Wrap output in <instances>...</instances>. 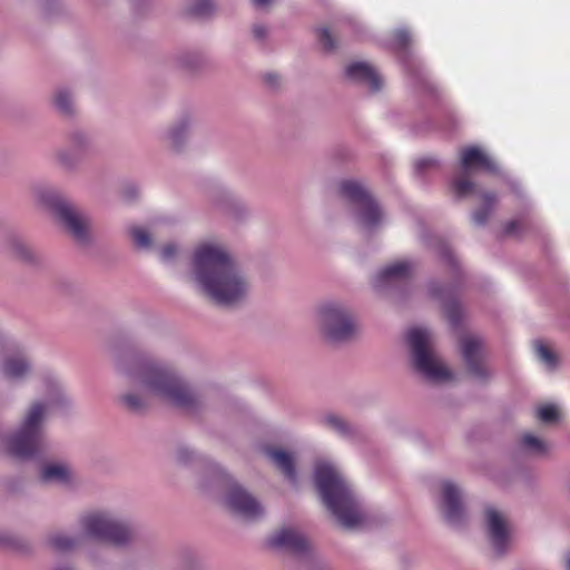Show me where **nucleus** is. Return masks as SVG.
<instances>
[{
  "label": "nucleus",
  "mask_w": 570,
  "mask_h": 570,
  "mask_svg": "<svg viewBox=\"0 0 570 570\" xmlns=\"http://www.w3.org/2000/svg\"><path fill=\"white\" fill-rule=\"evenodd\" d=\"M119 371L138 392L122 396L124 404L131 411H140L147 401L157 399L173 406L191 409L197 397L175 371L142 355L124 357Z\"/></svg>",
  "instance_id": "f257e3e1"
},
{
  "label": "nucleus",
  "mask_w": 570,
  "mask_h": 570,
  "mask_svg": "<svg viewBox=\"0 0 570 570\" xmlns=\"http://www.w3.org/2000/svg\"><path fill=\"white\" fill-rule=\"evenodd\" d=\"M190 271L198 289L219 305H236L249 294V281L220 244H199L194 249Z\"/></svg>",
  "instance_id": "f03ea898"
},
{
  "label": "nucleus",
  "mask_w": 570,
  "mask_h": 570,
  "mask_svg": "<svg viewBox=\"0 0 570 570\" xmlns=\"http://www.w3.org/2000/svg\"><path fill=\"white\" fill-rule=\"evenodd\" d=\"M45 399L37 400L26 411L19 429L4 440L8 453L18 459H30L45 446L43 423L46 417L66 403L60 381L52 374L41 379Z\"/></svg>",
  "instance_id": "7ed1b4c3"
},
{
  "label": "nucleus",
  "mask_w": 570,
  "mask_h": 570,
  "mask_svg": "<svg viewBox=\"0 0 570 570\" xmlns=\"http://www.w3.org/2000/svg\"><path fill=\"white\" fill-rule=\"evenodd\" d=\"M316 488L327 507L346 529H357L365 515L341 470L330 461H318L314 469Z\"/></svg>",
  "instance_id": "20e7f679"
},
{
  "label": "nucleus",
  "mask_w": 570,
  "mask_h": 570,
  "mask_svg": "<svg viewBox=\"0 0 570 570\" xmlns=\"http://www.w3.org/2000/svg\"><path fill=\"white\" fill-rule=\"evenodd\" d=\"M411 362L414 370L430 382H445L452 372L443 364L433 350V335L425 327H412L406 333Z\"/></svg>",
  "instance_id": "39448f33"
},
{
  "label": "nucleus",
  "mask_w": 570,
  "mask_h": 570,
  "mask_svg": "<svg viewBox=\"0 0 570 570\" xmlns=\"http://www.w3.org/2000/svg\"><path fill=\"white\" fill-rule=\"evenodd\" d=\"M338 193L348 204L360 229L368 233L382 224L384 216L379 204L361 183L352 179L342 180Z\"/></svg>",
  "instance_id": "423d86ee"
},
{
  "label": "nucleus",
  "mask_w": 570,
  "mask_h": 570,
  "mask_svg": "<svg viewBox=\"0 0 570 570\" xmlns=\"http://www.w3.org/2000/svg\"><path fill=\"white\" fill-rule=\"evenodd\" d=\"M81 538L96 539L114 546H125L131 540L129 527L109 512L92 511L80 519Z\"/></svg>",
  "instance_id": "0eeeda50"
},
{
  "label": "nucleus",
  "mask_w": 570,
  "mask_h": 570,
  "mask_svg": "<svg viewBox=\"0 0 570 570\" xmlns=\"http://www.w3.org/2000/svg\"><path fill=\"white\" fill-rule=\"evenodd\" d=\"M317 324L324 338L331 343L346 342L357 330L351 311L336 302H327L318 308Z\"/></svg>",
  "instance_id": "6e6552de"
},
{
  "label": "nucleus",
  "mask_w": 570,
  "mask_h": 570,
  "mask_svg": "<svg viewBox=\"0 0 570 570\" xmlns=\"http://www.w3.org/2000/svg\"><path fill=\"white\" fill-rule=\"evenodd\" d=\"M38 197L52 210L56 218L76 240L87 242L89 219L82 212L51 189L39 191Z\"/></svg>",
  "instance_id": "1a4fd4ad"
},
{
  "label": "nucleus",
  "mask_w": 570,
  "mask_h": 570,
  "mask_svg": "<svg viewBox=\"0 0 570 570\" xmlns=\"http://www.w3.org/2000/svg\"><path fill=\"white\" fill-rule=\"evenodd\" d=\"M460 168L462 176L455 177L451 181L452 189L458 197H466L474 193L475 185L468 178L474 170L482 169L488 173H498L499 170L490 156L475 146L462 149Z\"/></svg>",
  "instance_id": "9d476101"
},
{
  "label": "nucleus",
  "mask_w": 570,
  "mask_h": 570,
  "mask_svg": "<svg viewBox=\"0 0 570 570\" xmlns=\"http://www.w3.org/2000/svg\"><path fill=\"white\" fill-rule=\"evenodd\" d=\"M219 479L228 489L224 503L232 513L245 520H256L263 517L264 508L256 498L242 485L232 481L223 470H219Z\"/></svg>",
  "instance_id": "9b49d317"
},
{
  "label": "nucleus",
  "mask_w": 570,
  "mask_h": 570,
  "mask_svg": "<svg viewBox=\"0 0 570 570\" xmlns=\"http://www.w3.org/2000/svg\"><path fill=\"white\" fill-rule=\"evenodd\" d=\"M92 147V139L88 134L73 130L68 135V145L57 153V161L66 169H73Z\"/></svg>",
  "instance_id": "f8f14e48"
},
{
  "label": "nucleus",
  "mask_w": 570,
  "mask_h": 570,
  "mask_svg": "<svg viewBox=\"0 0 570 570\" xmlns=\"http://www.w3.org/2000/svg\"><path fill=\"white\" fill-rule=\"evenodd\" d=\"M485 529L490 542L498 554L507 551L510 543V525L503 513L493 507L485 509Z\"/></svg>",
  "instance_id": "ddd939ff"
},
{
  "label": "nucleus",
  "mask_w": 570,
  "mask_h": 570,
  "mask_svg": "<svg viewBox=\"0 0 570 570\" xmlns=\"http://www.w3.org/2000/svg\"><path fill=\"white\" fill-rule=\"evenodd\" d=\"M441 509L444 519L453 527L462 524L465 511L462 503V492L452 481L445 480L441 483Z\"/></svg>",
  "instance_id": "4468645a"
},
{
  "label": "nucleus",
  "mask_w": 570,
  "mask_h": 570,
  "mask_svg": "<svg viewBox=\"0 0 570 570\" xmlns=\"http://www.w3.org/2000/svg\"><path fill=\"white\" fill-rule=\"evenodd\" d=\"M267 544L269 548L281 551H287L295 556L303 557L309 551V543L304 534L293 527H284L273 533Z\"/></svg>",
  "instance_id": "2eb2a0df"
},
{
  "label": "nucleus",
  "mask_w": 570,
  "mask_h": 570,
  "mask_svg": "<svg viewBox=\"0 0 570 570\" xmlns=\"http://www.w3.org/2000/svg\"><path fill=\"white\" fill-rule=\"evenodd\" d=\"M482 341L474 335H468L461 341V354L470 372L479 380L490 375V371L482 364Z\"/></svg>",
  "instance_id": "dca6fc26"
},
{
  "label": "nucleus",
  "mask_w": 570,
  "mask_h": 570,
  "mask_svg": "<svg viewBox=\"0 0 570 570\" xmlns=\"http://www.w3.org/2000/svg\"><path fill=\"white\" fill-rule=\"evenodd\" d=\"M348 80L366 86L371 91H379L383 80L376 69L367 62L356 61L345 68Z\"/></svg>",
  "instance_id": "f3484780"
},
{
  "label": "nucleus",
  "mask_w": 570,
  "mask_h": 570,
  "mask_svg": "<svg viewBox=\"0 0 570 570\" xmlns=\"http://www.w3.org/2000/svg\"><path fill=\"white\" fill-rule=\"evenodd\" d=\"M0 373L3 380L20 383L31 373V363L22 354H10L0 362Z\"/></svg>",
  "instance_id": "a211bd4d"
},
{
  "label": "nucleus",
  "mask_w": 570,
  "mask_h": 570,
  "mask_svg": "<svg viewBox=\"0 0 570 570\" xmlns=\"http://www.w3.org/2000/svg\"><path fill=\"white\" fill-rule=\"evenodd\" d=\"M413 271V265L407 261H400L382 268L374 277V286L383 288L386 285L405 279Z\"/></svg>",
  "instance_id": "6ab92c4d"
},
{
  "label": "nucleus",
  "mask_w": 570,
  "mask_h": 570,
  "mask_svg": "<svg viewBox=\"0 0 570 570\" xmlns=\"http://www.w3.org/2000/svg\"><path fill=\"white\" fill-rule=\"evenodd\" d=\"M40 478L43 482L68 484L72 480V470L61 462H51L42 466Z\"/></svg>",
  "instance_id": "aec40b11"
},
{
  "label": "nucleus",
  "mask_w": 570,
  "mask_h": 570,
  "mask_svg": "<svg viewBox=\"0 0 570 570\" xmlns=\"http://www.w3.org/2000/svg\"><path fill=\"white\" fill-rule=\"evenodd\" d=\"M267 455L273 461V463L284 473L289 482H297V474L292 454L281 449H272L268 450Z\"/></svg>",
  "instance_id": "412c9836"
},
{
  "label": "nucleus",
  "mask_w": 570,
  "mask_h": 570,
  "mask_svg": "<svg viewBox=\"0 0 570 570\" xmlns=\"http://www.w3.org/2000/svg\"><path fill=\"white\" fill-rule=\"evenodd\" d=\"M323 422L343 439L354 440L358 435V430L338 415L327 414L324 416Z\"/></svg>",
  "instance_id": "4be33fe9"
},
{
  "label": "nucleus",
  "mask_w": 570,
  "mask_h": 570,
  "mask_svg": "<svg viewBox=\"0 0 570 570\" xmlns=\"http://www.w3.org/2000/svg\"><path fill=\"white\" fill-rule=\"evenodd\" d=\"M83 541L81 533L78 538L71 537L63 532H56L49 535L48 546L56 552H69Z\"/></svg>",
  "instance_id": "5701e85b"
},
{
  "label": "nucleus",
  "mask_w": 570,
  "mask_h": 570,
  "mask_svg": "<svg viewBox=\"0 0 570 570\" xmlns=\"http://www.w3.org/2000/svg\"><path fill=\"white\" fill-rule=\"evenodd\" d=\"M481 206L473 213L472 219L475 225H484L498 203L497 196L493 193H484L481 196Z\"/></svg>",
  "instance_id": "b1692460"
},
{
  "label": "nucleus",
  "mask_w": 570,
  "mask_h": 570,
  "mask_svg": "<svg viewBox=\"0 0 570 570\" xmlns=\"http://www.w3.org/2000/svg\"><path fill=\"white\" fill-rule=\"evenodd\" d=\"M189 130V125L187 121H183L173 128H170L166 134L164 139L166 142L173 148L178 150L183 142L185 141L187 134Z\"/></svg>",
  "instance_id": "393cba45"
},
{
  "label": "nucleus",
  "mask_w": 570,
  "mask_h": 570,
  "mask_svg": "<svg viewBox=\"0 0 570 570\" xmlns=\"http://www.w3.org/2000/svg\"><path fill=\"white\" fill-rule=\"evenodd\" d=\"M521 448L530 453L543 455L549 452V444L531 433H524L520 439Z\"/></svg>",
  "instance_id": "a878e982"
},
{
  "label": "nucleus",
  "mask_w": 570,
  "mask_h": 570,
  "mask_svg": "<svg viewBox=\"0 0 570 570\" xmlns=\"http://www.w3.org/2000/svg\"><path fill=\"white\" fill-rule=\"evenodd\" d=\"M534 351L537 357L543 363L549 370L557 366V356L554 353L541 341L534 343Z\"/></svg>",
  "instance_id": "bb28decb"
},
{
  "label": "nucleus",
  "mask_w": 570,
  "mask_h": 570,
  "mask_svg": "<svg viewBox=\"0 0 570 570\" xmlns=\"http://www.w3.org/2000/svg\"><path fill=\"white\" fill-rule=\"evenodd\" d=\"M9 246L11 254L18 259L31 262L35 257L32 249L19 238H13Z\"/></svg>",
  "instance_id": "cd10ccee"
},
{
  "label": "nucleus",
  "mask_w": 570,
  "mask_h": 570,
  "mask_svg": "<svg viewBox=\"0 0 570 570\" xmlns=\"http://www.w3.org/2000/svg\"><path fill=\"white\" fill-rule=\"evenodd\" d=\"M55 106L60 112L71 115L73 111V99L71 94L67 89L58 90L55 97Z\"/></svg>",
  "instance_id": "c85d7f7f"
},
{
  "label": "nucleus",
  "mask_w": 570,
  "mask_h": 570,
  "mask_svg": "<svg viewBox=\"0 0 570 570\" xmlns=\"http://www.w3.org/2000/svg\"><path fill=\"white\" fill-rule=\"evenodd\" d=\"M130 235L134 244L140 249H148L151 247V237L148 232L142 227H132Z\"/></svg>",
  "instance_id": "c756f323"
},
{
  "label": "nucleus",
  "mask_w": 570,
  "mask_h": 570,
  "mask_svg": "<svg viewBox=\"0 0 570 570\" xmlns=\"http://www.w3.org/2000/svg\"><path fill=\"white\" fill-rule=\"evenodd\" d=\"M538 419L543 423H553L558 421V409L552 404H546L537 410Z\"/></svg>",
  "instance_id": "7c9ffc66"
},
{
  "label": "nucleus",
  "mask_w": 570,
  "mask_h": 570,
  "mask_svg": "<svg viewBox=\"0 0 570 570\" xmlns=\"http://www.w3.org/2000/svg\"><path fill=\"white\" fill-rule=\"evenodd\" d=\"M444 312L446 314L449 322L453 326L459 324L461 318V308L455 301L450 299L449 302H445Z\"/></svg>",
  "instance_id": "2f4dec72"
},
{
  "label": "nucleus",
  "mask_w": 570,
  "mask_h": 570,
  "mask_svg": "<svg viewBox=\"0 0 570 570\" xmlns=\"http://www.w3.org/2000/svg\"><path fill=\"white\" fill-rule=\"evenodd\" d=\"M214 10V6L210 0H197L195 4L190 8L191 14L196 17H207Z\"/></svg>",
  "instance_id": "473e14b6"
},
{
  "label": "nucleus",
  "mask_w": 570,
  "mask_h": 570,
  "mask_svg": "<svg viewBox=\"0 0 570 570\" xmlns=\"http://www.w3.org/2000/svg\"><path fill=\"white\" fill-rule=\"evenodd\" d=\"M411 37L406 29H399L395 32L392 47L396 50H403L410 43Z\"/></svg>",
  "instance_id": "72a5a7b5"
},
{
  "label": "nucleus",
  "mask_w": 570,
  "mask_h": 570,
  "mask_svg": "<svg viewBox=\"0 0 570 570\" xmlns=\"http://www.w3.org/2000/svg\"><path fill=\"white\" fill-rule=\"evenodd\" d=\"M318 40L323 49L326 51H333L336 47L332 35L326 28H321L318 30Z\"/></svg>",
  "instance_id": "f704fd0d"
},
{
  "label": "nucleus",
  "mask_w": 570,
  "mask_h": 570,
  "mask_svg": "<svg viewBox=\"0 0 570 570\" xmlns=\"http://www.w3.org/2000/svg\"><path fill=\"white\" fill-rule=\"evenodd\" d=\"M439 166V160L434 157H423L415 161V170L419 174H423L425 170L431 168H436Z\"/></svg>",
  "instance_id": "c9c22d12"
},
{
  "label": "nucleus",
  "mask_w": 570,
  "mask_h": 570,
  "mask_svg": "<svg viewBox=\"0 0 570 570\" xmlns=\"http://www.w3.org/2000/svg\"><path fill=\"white\" fill-rule=\"evenodd\" d=\"M178 254V247L170 243L164 246L160 250V259L165 264L171 263Z\"/></svg>",
  "instance_id": "e433bc0d"
},
{
  "label": "nucleus",
  "mask_w": 570,
  "mask_h": 570,
  "mask_svg": "<svg viewBox=\"0 0 570 570\" xmlns=\"http://www.w3.org/2000/svg\"><path fill=\"white\" fill-rule=\"evenodd\" d=\"M429 292L433 297L441 299L450 297L451 295L450 288H440L435 284H430Z\"/></svg>",
  "instance_id": "4c0bfd02"
},
{
  "label": "nucleus",
  "mask_w": 570,
  "mask_h": 570,
  "mask_svg": "<svg viewBox=\"0 0 570 570\" xmlns=\"http://www.w3.org/2000/svg\"><path fill=\"white\" fill-rule=\"evenodd\" d=\"M253 35L258 41H264L267 38L268 29L264 24H254Z\"/></svg>",
  "instance_id": "58836bf2"
},
{
  "label": "nucleus",
  "mask_w": 570,
  "mask_h": 570,
  "mask_svg": "<svg viewBox=\"0 0 570 570\" xmlns=\"http://www.w3.org/2000/svg\"><path fill=\"white\" fill-rule=\"evenodd\" d=\"M520 225L519 220L509 222L503 228V234L507 236L519 235Z\"/></svg>",
  "instance_id": "ea45409f"
},
{
  "label": "nucleus",
  "mask_w": 570,
  "mask_h": 570,
  "mask_svg": "<svg viewBox=\"0 0 570 570\" xmlns=\"http://www.w3.org/2000/svg\"><path fill=\"white\" fill-rule=\"evenodd\" d=\"M442 256H443V259L444 262L449 265V266H452V267H455L456 266V262L452 255V253L449 250V249H444L443 253H442Z\"/></svg>",
  "instance_id": "a19ab883"
},
{
  "label": "nucleus",
  "mask_w": 570,
  "mask_h": 570,
  "mask_svg": "<svg viewBox=\"0 0 570 570\" xmlns=\"http://www.w3.org/2000/svg\"><path fill=\"white\" fill-rule=\"evenodd\" d=\"M138 194V190L136 187H128L126 190H125V197L128 199V200H131L136 197V195Z\"/></svg>",
  "instance_id": "79ce46f5"
},
{
  "label": "nucleus",
  "mask_w": 570,
  "mask_h": 570,
  "mask_svg": "<svg viewBox=\"0 0 570 570\" xmlns=\"http://www.w3.org/2000/svg\"><path fill=\"white\" fill-rule=\"evenodd\" d=\"M272 0H253L254 4L258 8H264L271 3Z\"/></svg>",
  "instance_id": "37998d69"
},
{
  "label": "nucleus",
  "mask_w": 570,
  "mask_h": 570,
  "mask_svg": "<svg viewBox=\"0 0 570 570\" xmlns=\"http://www.w3.org/2000/svg\"><path fill=\"white\" fill-rule=\"evenodd\" d=\"M567 569L570 570V554L567 558Z\"/></svg>",
  "instance_id": "c03bdc74"
},
{
  "label": "nucleus",
  "mask_w": 570,
  "mask_h": 570,
  "mask_svg": "<svg viewBox=\"0 0 570 570\" xmlns=\"http://www.w3.org/2000/svg\"><path fill=\"white\" fill-rule=\"evenodd\" d=\"M55 570H70L68 567H59V568H56Z\"/></svg>",
  "instance_id": "a18cd8bd"
}]
</instances>
